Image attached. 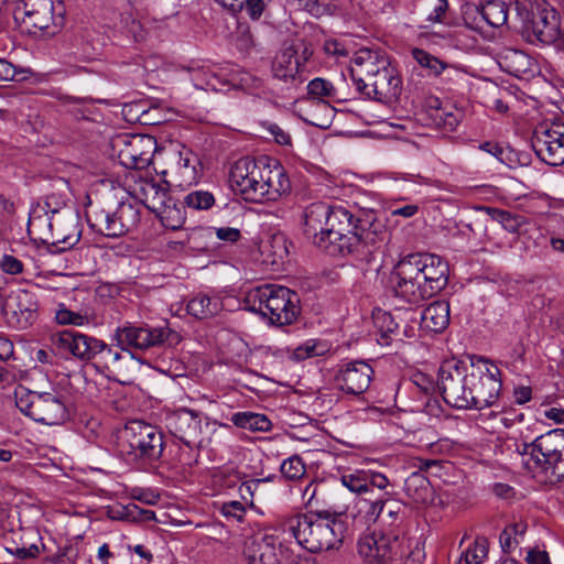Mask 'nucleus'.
Here are the masks:
<instances>
[{"label":"nucleus","mask_w":564,"mask_h":564,"mask_svg":"<svg viewBox=\"0 0 564 564\" xmlns=\"http://www.w3.org/2000/svg\"><path fill=\"white\" fill-rule=\"evenodd\" d=\"M489 542L484 535L477 536L474 542L462 552L458 563L464 561L466 564H481L488 555Z\"/></svg>","instance_id":"44"},{"label":"nucleus","mask_w":564,"mask_h":564,"mask_svg":"<svg viewBox=\"0 0 564 564\" xmlns=\"http://www.w3.org/2000/svg\"><path fill=\"white\" fill-rule=\"evenodd\" d=\"M164 447L163 432L144 421H129L120 431L119 451L129 463L153 467L160 462Z\"/></svg>","instance_id":"9"},{"label":"nucleus","mask_w":564,"mask_h":564,"mask_svg":"<svg viewBox=\"0 0 564 564\" xmlns=\"http://www.w3.org/2000/svg\"><path fill=\"white\" fill-rule=\"evenodd\" d=\"M479 13L488 25L499 28L508 20V6L502 0H489L480 7Z\"/></svg>","instance_id":"38"},{"label":"nucleus","mask_w":564,"mask_h":564,"mask_svg":"<svg viewBox=\"0 0 564 564\" xmlns=\"http://www.w3.org/2000/svg\"><path fill=\"white\" fill-rule=\"evenodd\" d=\"M188 314L204 319L214 316L221 310V302L216 296L198 293L186 305Z\"/></svg>","instance_id":"35"},{"label":"nucleus","mask_w":564,"mask_h":564,"mask_svg":"<svg viewBox=\"0 0 564 564\" xmlns=\"http://www.w3.org/2000/svg\"><path fill=\"white\" fill-rule=\"evenodd\" d=\"M273 259L272 263L283 262L288 257L289 250L286 248V239L282 235L273 236L270 240Z\"/></svg>","instance_id":"56"},{"label":"nucleus","mask_w":564,"mask_h":564,"mask_svg":"<svg viewBox=\"0 0 564 564\" xmlns=\"http://www.w3.org/2000/svg\"><path fill=\"white\" fill-rule=\"evenodd\" d=\"M330 348L332 345L327 340L312 338L293 348L289 357L294 361H303L308 358L325 356Z\"/></svg>","instance_id":"36"},{"label":"nucleus","mask_w":564,"mask_h":564,"mask_svg":"<svg viewBox=\"0 0 564 564\" xmlns=\"http://www.w3.org/2000/svg\"><path fill=\"white\" fill-rule=\"evenodd\" d=\"M404 492L417 506H426L434 501V489L430 480L421 471H414L405 479Z\"/></svg>","instance_id":"28"},{"label":"nucleus","mask_w":564,"mask_h":564,"mask_svg":"<svg viewBox=\"0 0 564 564\" xmlns=\"http://www.w3.org/2000/svg\"><path fill=\"white\" fill-rule=\"evenodd\" d=\"M507 69L510 74L520 77L531 69V58L521 51H511L505 56Z\"/></svg>","instance_id":"49"},{"label":"nucleus","mask_w":564,"mask_h":564,"mask_svg":"<svg viewBox=\"0 0 564 564\" xmlns=\"http://www.w3.org/2000/svg\"><path fill=\"white\" fill-rule=\"evenodd\" d=\"M164 227L177 230L185 221V213L182 207L177 206L176 202L171 198L169 204H164L160 210L156 212Z\"/></svg>","instance_id":"43"},{"label":"nucleus","mask_w":564,"mask_h":564,"mask_svg":"<svg viewBox=\"0 0 564 564\" xmlns=\"http://www.w3.org/2000/svg\"><path fill=\"white\" fill-rule=\"evenodd\" d=\"M155 141L150 135L123 134L118 135L113 147L118 148V159L127 169L145 167L153 154Z\"/></svg>","instance_id":"18"},{"label":"nucleus","mask_w":564,"mask_h":564,"mask_svg":"<svg viewBox=\"0 0 564 564\" xmlns=\"http://www.w3.org/2000/svg\"><path fill=\"white\" fill-rule=\"evenodd\" d=\"M431 117L436 127L452 132L459 124L463 112L453 105H445L436 107Z\"/></svg>","instance_id":"39"},{"label":"nucleus","mask_w":564,"mask_h":564,"mask_svg":"<svg viewBox=\"0 0 564 564\" xmlns=\"http://www.w3.org/2000/svg\"><path fill=\"white\" fill-rule=\"evenodd\" d=\"M140 221V210L131 202H120L115 210L93 208L87 212V223L97 234L119 238L132 230Z\"/></svg>","instance_id":"13"},{"label":"nucleus","mask_w":564,"mask_h":564,"mask_svg":"<svg viewBox=\"0 0 564 564\" xmlns=\"http://www.w3.org/2000/svg\"><path fill=\"white\" fill-rule=\"evenodd\" d=\"M281 547L274 550L276 557L275 564H289V562L295 556L291 549V542L286 540L285 532L280 529Z\"/></svg>","instance_id":"58"},{"label":"nucleus","mask_w":564,"mask_h":564,"mask_svg":"<svg viewBox=\"0 0 564 564\" xmlns=\"http://www.w3.org/2000/svg\"><path fill=\"white\" fill-rule=\"evenodd\" d=\"M94 338L77 330L65 329L53 334L51 341L54 349L65 358L88 361Z\"/></svg>","instance_id":"23"},{"label":"nucleus","mask_w":564,"mask_h":564,"mask_svg":"<svg viewBox=\"0 0 564 564\" xmlns=\"http://www.w3.org/2000/svg\"><path fill=\"white\" fill-rule=\"evenodd\" d=\"M367 481H368V495H373V489L377 488L381 491H388L387 489L391 486L388 477L381 473L367 470Z\"/></svg>","instance_id":"57"},{"label":"nucleus","mask_w":564,"mask_h":564,"mask_svg":"<svg viewBox=\"0 0 564 564\" xmlns=\"http://www.w3.org/2000/svg\"><path fill=\"white\" fill-rule=\"evenodd\" d=\"M448 272V263L437 254H409L393 269L395 294L408 303L417 304L447 285Z\"/></svg>","instance_id":"3"},{"label":"nucleus","mask_w":564,"mask_h":564,"mask_svg":"<svg viewBox=\"0 0 564 564\" xmlns=\"http://www.w3.org/2000/svg\"><path fill=\"white\" fill-rule=\"evenodd\" d=\"M411 55L421 67L427 70L429 76L438 77L445 70L451 68V65H448L446 62L430 54L423 48L414 47L411 51Z\"/></svg>","instance_id":"41"},{"label":"nucleus","mask_w":564,"mask_h":564,"mask_svg":"<svg viewBox=\"0 0 564 564\" xmlns=\"http://www.w3.org/2000/svg\"><path fill=\"white\" fill-rule=\"evenodd\" d=\"M379 337L377 341L381 346H390L394 341H402L401 327L391 313L382 312L375 317Z\"/></svg>","instance_id":"32"},{"label":"nucleus","mask_w":564,"mask_h":564,"mask_svg":"<svg viewBox=\"0 0 564 564\" xmlns=\"http://www.w3.org/2000/svg\"><path fill=\"white\" fill-rule=\"evenodd\" d=\"M271 479H272V477L269 476L265 478H254V479H249V480L242 481L238 489L240 498L243 501L242 503L252 506L253 496H254L256 491L258 490V488L260 487V485H262L267 481H270Z\"/></svg>","instance_id":"55"},{"label":"nucleus","mask_w":564,"mask_h":564,"mask_svg":"<svg viewBox=\"0 0 564 564\" xmlns=\"http://www.w3.org/2000/svg\"><path fill=\"white\" fill-rule=\"evenodd\" d=\"M300 66L296 50L286 47L278 53L272 62L273 77L285 83L294 82L300 73Z\"/></svg>","instance_id":"29"},{"label":"nucleus","mask_w":564,"mask_h":564,"mask_svg":"<svg viewBox=\"0 0 564 564\" xmlns=\"http://www.w3.org/2000/svg\"><path fill=\"white\" fill-rule=\"evenodd\" d=\"M215 205V197L207 191H193L183 198L182 206L193 210H207Z\"/></svg>","instance_id":"48"},{"label":"nucleus","mask_w":564,"mask_h":564,"mask_svg":"<svg viewBox=\"0 0 564 564\" xmlns=\"http://www.w3.org/2000/svg\"><path fill=\"white\" fill-rule=\"evenodd\" d=\"M330 205L324 202L310 204L303 212V234L308 241L322 250L324 231L329 216Z\"/></svg>","instance_id":"24"},{"label":"nucleus","mask_w":564,"mask_h":564,"mask_svg":"<svg viewBox=\"0 0 564 564\" xmlns=\"http://www.w3.org/2000/svg\"><path fill=\"white\" fill-rule=\"evenodd\" d=\"M514 446L528 470L564 480V429L551 430L530 443L514 440Z\"/></svg>","instance_id":"7"},{"label":"nucleus","mask_w":564,"mask_h":564,"mask_svg":"<svg viewBox=\"0 0 564 564\" xmlns=\"http://www.w3.org/2000/svg\"><path fill=\"white\" fill-rule=\"evenodd\" d=\"M282 476L286 480H299L305 475V464L297 455L291 456L283 460L280 467Z\"/></svg>","instance_id":"52"},{"label":"nucleus","mask_w":564,"mask_h":564,"mask_svg":"<svg viewBox=\"0 0 564 564\" xmlns=\"http://www.w3.org/2000/svg\"><path fill=\"white\" fill-rule=\"evenodd\" d=\"M267 130L270 132L276 143L281 145L291 144V135L276 123H269L267 126Z\"/></svg>","instance_id":"62"},{"label":"nucleus","mask_w":564,"mask_h":564,"mask_svg":"<svg viewBox=\"0 0 564 564\" xmlns=\"http://www.w3.org/2000/svg\"><path fill=\"white\" fill-rule=\"evenodd\" d=\"M501 371L490 360L480 357L469 369V409L481 410L494 406L500 395Z\"/></svg>","instance_id":"12"},{"label":"nucleus","mask_w":564,"mask_h":564,"mask_svg":"<svg viewBox=\"0 0 564 564\" xmlns=\"http://www.w3.org/2000/svg\"><path fill=\"white\" fill-rule=\"evenodd\" d=\"M56 184L59 186L57 191H53L45 196V206L47 212L57 214L67 203L68 183L64 178H58Z\"/></svg>","instance_id":"51"},{"label":"nucleus","mask_w":564,"mask_h":564,"mask_svg":"<svg viewBox=\"0 0 564 564\" xmlns=\"http://www.w3.org/2000/svg\"><path fill=\"white\" fill-rule=\"evenodd\" d=\"M307 95L312 99L327 102L343 100L333 83L321 77H316L307 84Z\"/></svg>","instance_id":"40"},{"label":"nucleus","mask_w":564,"mask_h":564,"mask_svg":"<svg viewBox=\"0 0 564 564\" xmlns=\"http://www.w3.org/2000/svg\"><path fill=\"white\" fill-rule=\"evenodd\" d=\"M392 492H382V511L379 518L382 524L398 528L404 520L405 506L392 497Z\"/></svg>","instance_id":"34"},{"label":"nucleus","mask_w":564,"mask_h":564,"mask_svg":"<svg viewBox=\"0 0 564 564\" xmlns=\"http://www.w3.org/2000/svg\"><path fill=\"white\" fill-rule=\"evenodd\" d=\"M14 394L17 408L35 422L57 425L68 417L63 395L57 391L35 392L22 388Z\"/></svg>","instance_id":"11"},{"label":"nucleus","mask_w":564,"mask_h":564,"mask_svg":"<svg viewBox=\"0 0 564 564\" xmlns=\"http://www.w3.org/2000/svg\"><path fill=\"white\" fill-rule=\"evenodd\" d=\"M525 561L528 564H551L549 553L544 550H529Z\"/></svg>","instance_id":"64"},{"label":"nucleus","mask_w":564,"mask_h":564,"mask_svg":"<svg viewBox=\"0 0 564 564\" xmlns=\"http://www.w3.org/2000/svg\"><path fill=\"white\" fill-rule=\"evenodd\" d=\"M52 245L61 246V250L74 247L80 238V231L72 215L68 217L52 216L48 221Z\"/></svg>","instance_id":"26"},{"label":"nucleus","mask_w":564,"mask_h":564,"mask_svg":"<svg viewBox=\"0 0 564 564\" xmlns=\"http://www.w3.org/2000/svg\"><path fill=\"white\" fill-rule=\"evenodd\" d=\"M169 184L166 182L159 184L154 181H144L141 183L140 189L143 195L144 205L156 213L164 204H169L172 198L169 193Z\"/></svg>","instance_id":"31"},{"label":"nucleus","mask_w":564,"mask_h":564,"mask_svg":"<svg viewBox=\"0 0 564 564\" xmlns=\"http://www.w3.org/2000/svg\"><path fill=\"white\" fill-rule=\"evenodd\" d=\"M0 268L8 274H19L23 271V263L15 257L4 254L0 261Z\"/></svg>","instance_id":"59"},{"label":"nucleus","mask_w":564,"mask_h":564,"mask_svg":"<svg viewBox=\"0 0 564 564\" xmlns=\"http://www.w3.org/2000/svg\"><path fill=\"white\" fill-rule=\"evenodd\" d=\"M538 158L552 166L564 164V120L538 124L531 138Z\"/></svg>","instance_id":"15"},{"label":"nucleus","mask_w":564,"mask_h":564,"mask_svg":"<svg viewBox=\"0 0 564 564\" xmlns=\"http://www.w3.org/2000/svg\"><path fill=\"white\" fill-rule=\"evenodd\" d=\"M31 74L30 69L14 66L7 59L0 58V82H23L28 79Z\"/></svg>","instance_id":"53"},{"label":"nucleus","mask_w":564,"mask_h":564,"mask_svg":"<svg viewBox=\"0 0 564 564\" xmlns=\"http://www.w3.org/2000/svg\"><path fill=\"white\" fill-rule=\"evenodd\" d=\"M4 550L20 564H73L75 550L43 538L33 527L20 528L4 536Z\"/></svg>","instance_id":"5"},{"label":"nucleus","mask_w":564,"mask_h":564,"mask_svg":"<svg viewBox=\"0 0 564 564\" xmlns=\"http://www.w3.org/2000/svg\"><path fill=\"white\" fill-rule=\"evenodd\" d=\"M479 209L485 210L494 220L501 224V226L511 234H519L522 227L528 224L524 216L509 210L487 206L479 207Z\"/></svg>","instance_id":"37"},{"label":"nucleus","mask_w":564,"mask_h":564,"mask_svg":"<svg viewBox=\"0 0 564 564\" xmlns=\"http://www.w3.org/2000/svg\"><path fill=\"white\" fill-rule=\"evenodd\" d=\"M15 212L14 202L0 193V223L10 220L15 215Z\"/></svg>","instance_id":"60"},{"label":"nucleus","mask_w":564,"mask_h":564,"mask_svg":"<svg viewBox=\"0 0 564 564\" xmlns=\"http://www.w3.org/2000/svg\"><path fill=\"white\" fill-rule=\"evenodd\" d=\"M382 492L379 496L366 495L358 499L357 506L359 512L365 513L368 522H376L379 520L382 511Z\"/></svg>","instance_id":"47"},{"label":"nucleus","mask_w":564,"mask_h":564,"mask_svg":"<svg viewBox=\"0 0 564 564\" xmlns=\"http://www.w3.org/2000/svg\"><path fill=\"white\" fill-rule=\"evenodd\" d=\"M10 307L18 317L20 328L31 326L37 318L40 307L39 296L31 290H19L10 297Z\"/></svg>","instance_id":"25"},{"label":"nucleus","mask_w":564,"mask_h":564,"mask_svg":"<svg viewBox=\"0 0 564 564\" xmlns=\"http://www.w3.org/2000/svg\"><path fill=\"white\" fill-rule=\"evenodd\" d=\"M295 522L293 535L311 553L338 549L343 543L346 524L328 511L301 513L295 517Z\"/></svg>","instance_id":"6"},{"label":"nucleus","mask_w":564,"mask_h":564,"mask_svg":"<svg viewBox=\"0 0 564 564\" xmlns=\"http://www.w3.org/2000/svg\"><path fill=\"white\" fill-rule=\"evenodd\" d=\"M171 336H176V334L167 326H137L126 323L123 326L117 327L113 337L120 346L144 350L163 345L171 339Z\"/></svg>","instance_id":"17"},{"label":"nucleus","mask_w":564,"mask_h":564,"mask_svg":"<svg viewBox=\"0 0 564 564\" xmlns=\"http://www.w3.org/2000/svg\"><path fill=\"white\" fill-rule=\"evenodd\" d=\"M263 0H245L243 9L251 20H259L264 11Z\"/></svg>","instance_id":"61"},{"label":"nucleus","mask_w":564,"mask_h":564,"mask_svg":"<svg viewBox=\"0 0 564 564\" xmlns=\"http://www.w3.org/2000/svg\"><path fill=\"white\" fill-rule=\"evenodd\" d=\"M65 12L62 0H24L15 7L13 18L29 33L54 35L64 25Z\"/></svg>","instance_id":"10"},{"label":"nucleus","mask_w":564,"mask_h":564,"mask_svg":"<svg viewBox=\"0 0 564 564\" xmlns=\"http://www.w3.org/2000/svg\"><path fill=\"white\" fill-rule=\"evenodd\" d=\"M121 352L107 345L105 341L94 338L88 361H93L96 369L107 373L120 360Z\"/></svg>","instance_id":"30"},{"label":"nucleus","mask_w":564,"mask_h":564,"mask_svg":"<svg viewBox=\"0 0 564 564\" xmlns=\"http://www.w3.org/2000/svg\"><path fill=\"white\" fill-rule=\"evenodd\" d=\"M216 237L219 240L235 243L241 238V232L237 228L232 227H220L215 229Z\"/></svg>","instance_id":"63"},{"label":"nucleus","mask_w":564,"mask_h":564,"mask_svg":"<svg viewBox=\"0 0 564 564\" xmlns=\"http://www.w3.org/2000/svg\"><path fill=\"white\" fill-rule=\"evenodd\" d=\"M350 78L357 91L365 98L392 104L402 91V78L390 58L375 50L360 48L349 67Z\"/></svg>","instance_id":"4"},{"label":"nucleus","mask_w":564,"mask_h":564,"mask_svg":"<svg viewBox=\"0 0 564 564\" xmlns=\"http://www.w3.org/2000/svg\"><path fill=\"white\" fill-rule=\"evenodd\" d=\"M399 547V536L394 532H372L358 541V552L367 564H390Z\"/></svg>","instance_id":"19"},{"label":"nucleus","mask_w":564,"mask_h":564,"mask_svg":"<svg viewBox=\"0 0 564 564\" xmlns=\"http://www.w3.org/2000/svg\"><path fill=\"white\" fill-rule=\"evenodd\" d=\"M187 248L192 251L205 252L209 249L213 228L195 227L185 229Z\"/></svg>","instance_id":"45"},{"label":"nucleus","mask_w":564,"mask_h":564,"mask_svg":"<svg viewBox=\"0 0 564 564\" xmlns=\"http://www.w3.org/2000/svg\"><path fill=\"white\" fill-rule=\"evenodd\" d=\"M373 373L369 364L364 360H354L339 366L334 383L346 394L359 395L368 390Z\"/></svg>","instance_id":"20"},{"label":"nucleus","mask_w":564,"mask_h":564,"mask_svg":"<svg viewBox=\"0 0 564 564\" xmlns=\"http://www.w3.org/2000/svg\"><path fill=\"white\" fill-rule=\"evenodd\" d=\"M91 315L85 312H74L61 303L55 312V321L59 325L83 326L90 322Z\"/></svg>","instance_id":"46"},{"label":"nucleus","mask_w":564,"mask_h":564,"mask_svg":"<svg viewBox=\"0 0 564 564\" xmlns=\"http://www.w3.org/2000/svg\"><path fill=\"white\" fill-rule=\"evenodd\" d=\"M343 486L360 497L368 495L367 470H355L340 477Z\"/></svg>","instance_id":"50"},{"label":"nucleus","mask_w":564,"mask_h":564,"mask_svg":"<svg viewBox=\"0 0 564 564\" xmlns=\"http://www.w3.org/2000/svg\"><path fill=\"white\" fill-rule=\"evenodd\" d=\"M165 424L170 433L189 448H199L203 445L204 427L209 426L208 422L203 424L202 412L187 408L169 413Z\"/></svg>","instance_id":"16"},{"label":"nucleus","mask_w":564,"mask_h":564,"mask_svg":"<svg viewBox=\"0 0 564 564\" xmlns=\"http://www.w3.org/2000/svg\"><path fill=\"white\" fill-rule=\"evenodd\" d=\"M228 182L235 194L250 203L276 200L291 192V182L275 159L243 156L229 170Z\"/></svg>","instance_id":"2"},{"label":"nucleus","mask_w":564,"mask_h":564,"mask_svg":"<svg viewBox=\"0 0 564 564\" xmlns=\"http://www.w3.org/2000/svg\"><path fill=\"white\" fill-rule=\"evenodd\" d=\"M281 547L280 529H269L254 534L245 547L249 564H275L274 550Z\"/></svg>","instance_id":"22"},{"label":"nucleus","mask_w":564,"mask_h":564,"mask_svg":"<svg viewBox=\"0 0 564 564\" xmlns=\"http://www.w3.org/2000/svg\"><path fill=\"white\" fill-rule=\"evenodd\" d=\"M469 370L462 361H446L438 370V389L444 401L457 409H469Z\"/></svg>","instance_id":"14"},{"label":"nucleus","mask_w":564,"mask_h":564,"mask_svg":"<svg viewBox=\"0 0 564 564\" xmlns=\"http://www.w3.org/2000/svg\"><path fill=\"white\" fill-rule=\"evenodd\" d=\"M528 530V523L519 521L507 525L499 535V542L505 553H511L520 544V539L524 536Z\"/></svg>","instance_id":"42"},{"label":"nucleus","mask_w":564,"mask_h":564,"mask_svg":"<svg viewBox=\"0 0 564 564\" xmlns=\"http://www.w3.org/2000/svg\"><path fill=\"white\" fill-rule=\"evenodd\" d=\"M527 40L532 43L552 44L558 37L560 23L553 9H538L524 24Z\"/></svg>","instance_id":"21"},{"label":"nucleus","mask_w":564,"mask_h":564,"mask_svg":"<svg viewBox=\"0 0 564 564\" xmlns=\"http://www.w3.org/2000/svg\"><path fill=\"white\" fill-rule=\"evenodd\" d=\"M219 512L227 521L241 522L245 519L247 509L246 505L241 501L230 500L221 503Z\"/></svg>","instance_id":"54"},{"label":"nucleus","mask_w":564,"mask_h":564,"mask_svg":"<svg viewBox=\"0 0 564 564\" xmlns=\"http://www.w3.org/2000/svg\"><path fill=\"white\" fill-rule=\"evenodd\" d=\"M448 324L449 303L447 301H434L421 314L420 327L424 332L438 334L444 332Z\"/></svg>","instance_id":"27"},{"label":"nucleus","mask_w":564,"mask_h":564,"mask_svg":"<svg viewBox=\"0 0 564 564\" xmlns=\"http://www.w3.org/2000/svg\"><path fill=\"white\" fill-rule=\"evenodd\" d=\"M230 421L235 426L253 433L269 432L273 426L265 414L251 411L236 412L231 415Z\"/></svg>","instance_id":"33"},{"label":"nucleus","mask_w":564,"mask_h":564,"mask_svg":"<svg viewBox=\"0 0 564 564\" xmlns=\"http://www.w3.org/2000/svg\"><path fill=\"white\" fill-rule=\"evenodd\" d=\"M387 237L388 230L373 210L355 215L341 205H330L322 251L332 257L352 254L364 260Z\"/></svg>","instance_id":"1"},{"label":"nucleus","mask_w":564,"mask_h":564,"mask_svg":"<svg viewBox=\"0 0 564 564\" xmlns=\"http://www.w3.org/2000/svg\"><path fill=\"white\" fill-rule=\"evenodd\" d=\"M246 308L269 318L272 325H291L301 313L299 295L286 286L263 284L247 292Z\"/></svg>","instance_id":"8"}]
</instances>
